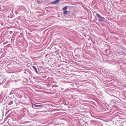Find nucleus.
<instances>
[{"label":"nucleus","instance_id":"obj_9","mask_svg":"<svg viewBox=\"0 0 126 126\" xmlns=\"http://www.w3.org/2000/svg\"><path fill=\"white\" fill-rule=\"evenodd\" d=\"M64 8H67V6H65V7H64Z\"/></svg>","mask_w":126,"mask_h":126},{"label":"nucleus","instance_id":"obj_5","mask_svg":"<svg viewBox=\"0 0 126 126\" xmlns=\"http://www.w3.org/2000/svg\"><path fill=\"white\" fill-rule=\"evenodd\" d=\"M96 16L98 17V18H99L101 16H100L99 14L98 13L96 14Z\"/></svg>","mask_w":126,"mask_h":126},{"label":"nucleus","instance_id":"obj_2","mask_svg":"<svg viewBox=\"0 0 126 126\" xmlns=\"http://www.w3.org/2000/svg\"><path fill=\"white\" fill-rule=\"evenodd\" d=\"M60 0H56L52 2V3L53 4H56L59 2Z\"/></svg>","mask_w":126,"mask_h":126},{"label":"nucleus","instance_id":"obj_8","mask_svg":"<svg viewBox=\"0 0 126 126\" xmlns=\"http://www.w3.org/2000/svg\"><path fill=\"white\" fill-rule=\"evenodd\" d=\"M66 9H67V8H63V10H65Z\"/></svg>","mask_w":126,"mask_h":126},{"label":"nucleus","instance_id":"obj_4","mask_svg":"<svg viewBox=\"0 0 126 126\" xmlns=\"http://www.w3.org/2000/svg\"><path fill=\"white\" fill-rule=\"evenodd\" d=\"M69 13V11H66L64 12V13L65 14H67Z\"/></svg>","mask_w":126,"mask_h":126},{"label":"nucleus","instance_id":"obj_3","mask_svg":"<svg viewBox=\"0 0 126 126\" xmlns=\"http://www.w3.org/2000/svg\"><path fill=\"white\" fill-rule=\"evenodd\" d=\"M33 105L34 106H35L36 107H41L42 106H43V105H37L36 104H33Z\"/></svg>","mask_w":126,"mask_h":126},{"label":"nucleus","instance_id":"obj_7","mask_svg":"<svg viewBox=\"0 0 126 126\" xmlns=\"http://www.w3.org/2000/svg\"><path fill=\"white\" fill-rule=\"evenodd\" d=\"M32 67L33 68L36 70V71L37 72V69L36 68V67L34 66H33Z\"/></svg>","mask_w":126,"mask_h":126},{"label":"nucleus","instance_id":"obj_1","mask_svg":"<svg viewBox=\"0 0 126 126\" xmlns=\"http://www.w3.org/2000/svg\"><path fill=\"white\" fill-rule=\"evenodd\" d=\"M98 19L100 21H104L105 19L104 17L101 16Z\"/></svg>","mask_w":126,"mask_h":126},{"label":"nucleus","instance_id":"obj_6","mask_svg":"<svg viewBox=\"0 0 126 126\" xmlns=\"http://www.w3.org/2000/svg\"><path fill=\"white\" fill-rule=\"evenodd\" d=\"M37 1L38 4L40 3H41V1L40 0H37Z\"/></svg>","mask_w":126,"mask_h":126}]
</instances>
